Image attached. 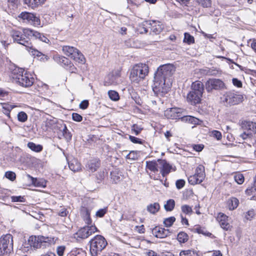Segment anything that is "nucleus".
<instances>
[{
	"instance_id": "obj_4",
	"label": "nucleus",
	"mask_w": 256,
	"mask_h": 256,
	"mask_svg": "<svg viewBox=\"0 0 256 256\" xmlns=\"http://www.w3.org/2000/svg\"><path fill=\"white\" fill-rule=\"evenodd\" d=\"M12 78L14 82L24 88L32 86L34 82V78L22 68L15 70Z\"/></svg>"
},
{
	"instance_id": "obj_34",
	"label": "nucleus",
	"mask_w": 256,
	"mask_h": 256,
	"mask_svg": "<svg viewBox=\"0 0 256 256\" xmlns=\"http://www.w3.org/2000/svg\"><path fill=\"white\" fill-rule=\"evenodd\" d=\"M175 206V202L172 199H170L166 202V204L164 205V209L167 212L172 210Z\"/></svg>"
},
{
	"instance_id": "obj_58",
	"label": "nucleus",
	"mask_w": 256,
	"mask_h": 256,
	"mask_svg": "<svg viewBox=\"0 0 256 256\" xmlns=\"http://www.w3.org/2000/svg\"><path fill=\"white\" fill-rule=\"evenodd\" d=\"M88 104L89 102L88 100H84L80 103V108L82 110H85L88 108Z\"/></svg>"
},
{
	"instance_id": "obj_38",
	"label": "nucleus",
	"mask_w": 256,
	"mask_h": 256,
	"mask_svg": "<svg viewBox=\"0 0 256 256\" xmlns=\"http://www.w3.org/2000/svg\"><path fill=\"white\" fill-rule=\"evenodd\" d=\"M111 179L114 183H118L121 180L120 175L116 170L112 171L110 172Z\"/></svg>"
},
{
	"instance_id": "obj_52",
	"label": "nucleus",
	"mask_w": 256,
	"mask_h": 256,
	"mask_svg": "<svg viewBox=\"0 0 256 256\" xmlns=\"http://www.w3.org/2000/svg\"><path fill=\"white\" fill-rule=\"evenodd\" d=\"M254 210H250L246 213L245 218L248 220H251L254 218Z\"/></svg>"
},
{
	"instance_id": "obj_49",
	"label": "nucleus",
	"mask_w": 256,
	"mask_h": 256,
	"mask_svg": "<svg viewBox=\"0 0 256 256\" xmlns=\"http://www.w3.org/2000/svg\"><path fill=\"white\" fill-rule=\"evenodd\" d=\"M199 4L201 5L203 7L208 8L210 6V0H196Z\"/></svg>"
},
{
	"instance_id": "obj_63",
	"label": "nucleus",
	"mask_w": 256,
	"mask_h": 256,
	"mask_svg": "<svg viewBox=\"0 0 256 256\" xmlns=\"http://www.w3.org/2000/svg\"><path fill=\"white\" fill-rule=\"evenodd\" d=\"M73 252L78 256H86V252L82 249H77L75 252Z\"/></svg>"
},
{
	"instance_id": "obj_39",
	"label": "nucleus",
	"mask_w": 256,
	"mask_h": 256,
	"mask_svg": "<svg viewBox=\"0 0 256 256\" xmlns=\"http://www.w3.org/2000/svg\"><path fill=\"white\" fill-rule=\"evenodd\" d=\"M108 95L110 99L113 101H117L120 98L118 92L115 90H109L108 92Z\"/></svg>"
},
{
	"instance_id": "obj_53",
	"label": "nucleus",
	"mask_w": 256,
	"mask_h": 256,
	"mask_svg": "<svg viewBox=\"0 0 256 256\" xmlns=\"http://www.w3.org/2000/svg\"><path fill=\"white\" fill-rule=\"evenodd\" d=\"M129 139L134 144H142L144 140L134 136H130Z\"/></svg>"
},
{
	"instance_id": "obj_57",
	"label": "nucleus",
	"mask_w": 256,
	"mask_h": 256,
	"mask_svg": "<svg viewBox=\"0 0 256 256\" xmlns=\"http://www.w3.org/2000/svg\"><path fill=\"white\" fill-rule=\"evenodd\" d=\"M228 216H226V214H224L223 213H219L218 217H217V220L219 222H220L222 221L228 220Z\"/></svg>"
},
{
	"instance_id": "obj_9",
	"label": "nucleus",
	"mask_w": 256,
	"mask_h": 256,
	"mask_svg": "<svg viewBox=\"0 0 256 256\" xmlns=\"http://www.w3.org/2000/svg\"><path fill=\"white\" fill-rule=\"evenodd\" d=\"M224 97V102L230 106L238 104L244 100L242 94L232 91L226 92Z\"/></svg>"
},
{
	"instance_id": "obj_45",
	"label": "nucleus",
	"mask_w": 256,
	"mask_h": 256,
	"mask_svg": "<svg viewBox=\"0 0 256 256\" xmlns=\"http://www.w3.org/2000/svg\"><path fill=\"white\" fill-rule=\"evenodd\" d=\"M104 178V170L99 172L96 175V182L100 184L102 182Z\"/></svg>"
},
{
	"instance_id": "obj_10",
	"label": "nucleus",
	"mask_w": 256,
	"mask_h": 256,
	"mask_svg": "<svg viewBox=\"0 0 256 256\" xmlns=\"http://www.w3.org/2000/svg\"><path fill=\"white\" fill-rule=\"evenodd\" d=\"M224 86L223 82L220 79L209 78L205 83V88L208 92H212L213 90L222 89Z\"/></svg>"
},
{
	"instance_id": "obj_62",
	"label": "nucleus",
	"mask_w": 256,
	"mask_h": 256,
	"mask_svg": "<svg viewBox=\"0 0 256 256\" xmlns=\"http://www.w3.org/2000/svg\"><path fill=\"white\" fill-rule=\"evenodd\" d=\"M68 213L67 209L62 208L59 211L58 214L60 216L64 217L68 215Z\"/></svg>"
},
{
	"instance_id": "obj_7",
	"label": "nucleus",
	"mask_w": 256,
	"mask_h": 256,
	"mask_svg": "<svg viewBox=\"0 0 256 256\" xmlns=\"http://www.w3.org/2000/svg\"><path fill=\"white\" fill-rule=\"evenodd\" d=\"M62 50L64 54L70 57L76 62L84 63L85 61L84 57L77 48L69 46H62Z\"/></svg>"
},
{
	"instance_id": "obj_20",
	"label": "nucleus",
	"mask_w": 256,
	"mask_h": 256,
	"mask_svg": "<svg viewBox=\"0 0 256 256\" xmlns=\"http://www.w3.org/2000/svg\"><path fill=\"white\" fill-rule=\"evenodd\" d=\"M192 92H199L202 95L204 90V85L200 81H196L192 82Z\"/></svg>"
},
{
	"instance_id": "obj_29",
	"label": "nucleus",
	"mask_w": 256,
	"mask_h": 256,
	"mask_svg": "<svg viewBox=\"0 0 256 256\" xmlns=\"http://www.w3.org/2000/svg\"><path fill=\"white\" fill-rule=\"evenodd\" d=\"M28 147L30 148L32 150L36 152H39L42 151L43 146L41 144H36L32 142H28Z\"/></svg>"
},
{
	"instance_id": "obj_21",
	"label": "nucleus",
	"mask_w": 256,
	"mask_h": 256,
	"mask_svg": "<svg viewBox=\"0 0 256 256\" xmlns=\"http://www.w3.org/2000/svg\"><path fill=\"white\" fill-rule=\"evenodd\" d=\"M119 77L117 76H114V74H109L106 77L104 81V85H116L119 83L118 81Z\"/></svg>"
},
{
	"instance_id": "obj_30",
	"label": "nucleus",
	"mask_w": 256,
	"mask_h": 256,
	"mask_svg": "<svg viewBox=\"0 0 256 256\" xmlns=\"http://www.w3.org/2000/svg\"><path fill=\"white\" fill-rule=\"evenodd\" d=\"M189 239L188 234L184 232H178L177 235V240L180 244L186 243Z\"/></svg>"
},
{
	"instance_id": "obj_5",
	"label": "nucleus",
	"mask_w": 256,
	"mask_h": 256,
	"mask_svg": "<svg viewBox=\"0 0 256 256\" xmlns=\"http://www.w3.org/2000/svg\"><path fill=\"white\" fill-rule=\"evenodd\" d=\"M90 252L92 256H98L108 244L105 238L96 235L90 242Z\"/></svg>"
},
{
	"instance_id": "obj_31",
	"label": "nucleus",
	"mask_w": 256,
	"mask_h": 256,
	"mask_svg": "<svg viewBox=\"0 0 256 256\" xmlns=\"http://www.w3.org/2000/svg\"><path fill=\"white\" fill-rule=\"evenodd\" d=\"M62 127H63L62 130V136L65 138V139L68 142L71 140L72 134L68 130L66 124H62Z\"/></svg>"
},
{
	"instance_id": "obj_50",
	"label": "nucleus",
	"mask_w": 256,
	"mask_h": 256,
	"mask_svg": "<svg viewBox=\"0 0 256 256\" xmlns=\"http://www.w3.org/2000/svg\"><path fill=\"white\" fill-rule=\"evenodd\" d=\"M107 210V208L100 209L96 212V215L97 217L102 218L106 213Z\"/></svg>"
},
{
	"instance_id": "obj_23",
	"label": "nucleus",
	"mask_w": 256,
	"mask_h": 256,
	"mask_svg": "<svg viewBox=\"0 0 256 256\" xmlns=\"http://www.w3.org/2000/svg\"><path fill=\"white\" fill-rule=\"evenodd\" d=\"M46 0H23L24 4L32 8L43 4Z\"/></svg>"
},
{
	"instance_id": "obj_16",
	"label": "nucleus",
	"mask_w": 256,
	"mask_h": 256,
	"mask_svg": "<svg viewBox=\"0 0 256 256\" xmlns=\"http://www.w3.org/2000/svg\"><path fill=\"white\" fill-rule=\"evenodd\" d=\"M164 116L170 119H180L183 117L182 116L180 110L177 108H171L168 109L164 112Z\"/></svg>"
},
{
	"instance_id": "obj_40",
	"label": "nucleus",
	"mask_w": 256,
	"mask_h": 256,
	"mask_svg": "<svg viewBox=\"0 0 256 256\" xmlns=\"http://www.w3.org/2000/svg\"><path fill=\"white\" fill-rule=\"evenodd\" d=\"M188 182L192 185L199 184L202 182L200 179L195 174L190 176L188 178Z\"/></svg>"
},
{
	"instance_id": "obj_43",
	"label": "nucleus",
	"mask_w": 256,
	"mask_h": 256,
	"mask_svg": "<svg viewBox=\"0 0 256 256\" xmlns=\"http://www.w3.org/2000/svg\"><path fill=\"white\" fill-rule=\"evenodd\" d=\"M234 178L235 181L239 184H242L244 180L243 174L240 173L236 174L234 176Z\"/></svg>"
},
{
	"instance_id": "obj_36",
	"label": "nucleus",
	"mask_w": 256,
	"mask_h": 256,
	"mask_svg": "<svg viewBox=\"0 0 256 256\" xmlns=\"http://www.w3.org/2000/svg\"><path fill=\"white\" fill-rule=\"evenodd\" d=\"M30 48V52L32 55L38 56V57H40L41 56H44V58L46 59V60H48V57L47 56L42 54L41 52H39L37 50L33 48V46L32 45V48Z\"/></svg>"
},
{
	"instance_id": "obj_25",
	"label": "nucleus",
	"mask_w": 256,
	"mask_h": 256,
	"mask_svg": "<svg viewBox=\"0 0 256 256\" xmlns=\"http://www.w3.org/2000/svg\"><path fill=\"white\" fill-rule=\"evenodd\" d=\"M194 174L202 182L206 177L204 167L202 165L198 166Z\"/></svg>"
},
{
	"instance_id": "obj_64",
	"label": "nucleus",
	"mask_w": 256,
	"mask_h": 256,
	"mask_svg": "<svg viewBox=\"0 0 256 256\" xmlns=\"http://www.w3.org/2000/svg\"><path fill=\"white\" fill-rule=\"evenodd\" d=\"M204 148L203 144H194L193 146V148L194 150L198 152H201Z\"/></svg>"
},
{
	"instance_id": "obj_56",
	"label": "nucleus",
	"mask_w": 256,
	"mask_h": 256,
	"mask_svg": "<svg viewBox=\"0 0 256 256\" xmlns=\"http://www.w3.org/2000/svg\"><path fill=\"white\" fill-rule=\"evenodd\" d=\"M12 200L13 202H24V198L22 196H12Z\"/></svg>"
},
{
	"instance_id": "obj_28",
	"label": "nucleus",
	"mask_w": 256,
	"mask_h": 256,
	"mask_svg": "<svg viewBox=\"0 0 256 256\" xmlns=\"http://www.w3.org/2000/svg\"><path fill=\"white\" fill-rule=\"evenodd\" d=\"M160 209V206L158 202L151 204L147 206L146 210L152 214H156Z\"/></svg>"
},
{
	"instance_id": "obj_19",
	"label": "nucleus",
	"mask_w": 256,
	"mask_h": 256,
	"mask_svg": "<svg viewBox=\"0 0 256 256\" xmlns=\"http://www.w3.org/2000/svg\"><path fill=\"white\" fill-rule=\"evenodd\" d=\"M149 24L151 26V30L153 33L156 34H160L163 30V26L160 22L152 21L150 22Z\"/></svg>"
},
{
	"instance_id": "obj_12",
	"label": "nucleus",
	"mask_w": 256,
	"mask_h": 256,
	"mask_svg": "<svg viewBox=\"0 0 256 256\" xmlns=\"http://www.w3.org/2000/svg\"><path fill=\"white\" fill-rule=\"evenodd\" d=\"M18 17L34 26H38L40 24V18L32 13L22 12Z\"/></svg>"
},
{
	"instance_id": "obj_8",
	"label": "nucleus",
	"mask_w": 256,
	"mask_h": 256,
	"mask_svg": "<svg viewBox=\"0 0 256 256\" xmlns=\"http://www.w3.org/2000/svg\"><path fill=\"white\" fill-rule=\"evenodd\" d=\"M52 242V238L44 236H31L28 240V244L30 246L38 248H46Z\"/></svg>"
},
{
	"instance_id": "obj_13",
	"label": "nucleus",
	"mask_w": 256,
	"mask_h": 256,
	"mask_svg": "<svg viewBox=\"0 0 256 256\" xmlns=\"http://www.w3.org/2000/svg\"><path fill=\"white\" fill-rule=\"evenodd\" d=\"M248 130L240 134V136L244 140L254 137L256 142V123L248 122Z\"/></svg>"
},
{
	"instance_id": "obj_22",
	"label": "nucleus",
	"mask_w": 256,
	"mask_h": 256,
	"mask_svg": "<svg viewBox=\"0 0 256 256\" xmlns=\"http://www.w3.org/2000/svg\"><path fill=\"white\" fill-rule=\"evenodd\" d=\"M54 59L57 62L66 68L71 64L70 60L64 56H56Z\"/></svg>"
},
{
	"instance_id": "obj_1",
	"label": "nucleus",
	"mask_w": 256,
	"mask_h": 256,
	"mask_svg": "<svg viewBox=\"0 0 256 256\" xmlns=\"http://www.w3.org/2000/svg\"><path fill=\"white\" fill-rule=\"evenodd\" d=\"M175 72L174 65L168 64L159 66L154 73L152 86L154 93L158 96H164L170 90L171 82L170 78Z\"/></svg>"
},
{
	"instance_id": "obj_3",
	"label": "nucleus",
	"mask_w": 256,
	"mask_h": 256,
	"mask_svg": "<svg viewBox=\"0 0 256 256\" xmlns=\"http://www.w3.org/2000/svg\"><path fill=\"white\" fill-rule=\"evenodd\" d=\"M149 72V68L146 64H135L130 70V78L134 83L138 84L143 80Z\"/></svg>"
},
{
	"instance_id": "obj_33",
	"label": "nucleus",
	"mask_w": 256,
	"mask_h": 256,
	"mask_svg": "<svg viewBox=\"0 0 256 256\" xmlns=\"http://www.w3.org/2000/svg\"><path fill=\"white\" fill-rule=\"evenodd\" d=\"M180 256H198V254L196 250H182L180 253Z\"/></svg>"
},
{
	"instance_id": "obj_17",
	"label": "nucleus",
	"mask_w": 256,
	"mask_h": 256,
	"mask_svg": "<svg viewBox=\"0 0 256 256\" xmlns=\"http://www.w3.org/2000/svg\"><path fill=\"white\" fill-rule=\"evenodd\" d=\"M100 166V160L99 158H94L89 160L86 166L88 170L92 172H96Z\"/></svg>"
},
{
	"instance_id": "obj_15",
	"label": "nucleus",
	"mask_w": 256,
	"mask_h": 256,
	"mask_svg": "<svg viewBox=\"0 0 256 256\" xmlns=\"http://www.w3.org/2000/svg\"><path fill=\"white\" fill-rule=\"evenodd\" d=\"M202 94L199 92L190 91L187 95V101L192 105H196L201 102Z\"/></svg>"
},
{
	"instance_id": "obj_14",
	"label": "nucleus",
	"mask_w": 256,
	"mask_h": 256,
	"mask_svg": "<svg viewBox=\"0 0 256 256\" xmlns=\"http://www.w3.org/2000/svg\"><path fill=\"white\" fill-rule=\"evenodd\" d=\"M96 231L97 228L95 226H88L80 229L77 234L79 238L84 239Z\"/></svg>"
},
{
	"instance_id": "obj_18",
	"label": "nucleus",
	"mask_w": 256,
	"mask_h": 256,
	"mask_svg": "<svg viewBox=\"0 0 256 256\" xmlns=\"http://www.w3.org/2000/svg\"><path fill=\"white\" fill-rule=\"evenodd\" d=\"M152 233L156 237L158 238H164L166 237L170 234L168 230L160 227H155L152 230Z\"/></svg>"
},
{
	"instance_id": "obj_6",
	"label": "nucleus",
	"mask_w": 256,
	"mask_h": 256,
	"mask_svg": "<svg viewBox=\"0 0 256 256\" xmlns=\"http://www.w3.org/2000/svg\"><path fill=\"white\" fill-rule=\"evenodd\" d=\"M13 250V237L10 234L0 238V256H8Z\"/></svg>"
},
{
	"instance_id": "obj_35",
	"label": "nucleus",
	"mask_w": 256,
	"mask_h": 256,
	"mask_svg": "<svg viewBox=\"0 0 256 256\" xmlns=\"http://www.w3.org/2000/svg\"><path fill=\"white\" fill-rule=\"evenodd\" d=\"M183 42H184L188 44H191L194 43V38L189 33L185 32L184 34V38Z\"/></svg>"
},
{
	"instance_id": "obj_27",
	"label": "nucleus",
	"mask_w": 256,
	"mask_h": 256,
	"mask_svg": "<svg viewBox=\"0 0 256 256\" xmlns=\"http://www.w3.org/2000/svg\"><path fill=\"white\" fill-rule=\"evenodd\" d=\"M227 204L229 210H232L238 206L239 200L236 198L232 197L228 200Z\"/></svg>"
},
{
	"instance_id": "obj_51",
	"label": "nucleus",
	"mask_w": 256,
	"mask_h": 256,
	"mask_svg": "<svg viewBox=\"0 0 256 256\" xmlns=\"http://www.w3.org/2000/svg\"><path fill=\"white\" fill-rule=\"evenodd\" d=\"M86 223L89 226L92 223V220L90 217V212L88 210H86V216L84 219Z\"/></svg>"
},
{
	"instance_id": "obj_32",
	"label": "nucleus",
	"mask_w": 256,
	"mask_h": 256,
	"mask_svg": "<svg viewBox=\"0 0 256 256\" xmlns=\"http://www.w3.org/2000/svg\"><path fill=\"white\" fill-rule=\"evenodd\" d=\"M200 72L208 76H216L218 73V70L214 68H205L200 70Z\"/></svg>"
},
{
	"instance_id": "obj_59",
	"label": "nucleus",
	"mask_w": 256,
	"mask_h": 256,
	"mask_svg": "<svg viewBox=\"0 0 256 256\" xmlns=\"http://www.w3.org/2000/svg\"><path fill=\"white\" fill-rule=\"evenodd\" d=\"M212 135L218 140H221L222 137L221 132L218 130H213L212 132Z\"/></svg>"
},
{
	"instance_id": "obj_37",
	"label": "nucleus",
	"mask_w": 256,
	"mask_h": 256,
	"mask_svg": "<svg viewBox=\"0 0 256 256\" xmlns=\"http://www.w3.org/2000/svg\"><path fill=\"white\" fill-rule=\"evenodd\" d=\"M246 194L250 196L256 194V176L254 180L253 186L248 188L245 191Z\"/></svg>"
},
{
	"instance_id": "obj_24",
	"label": "nucleus",
	"mask_w": 256,
	"mask_h": 256,
	"mask_svg": "<svg viewBox=\"0 0 256 256\" xmlns=\"http://www.w3.org/2000/svg\"><path fill=\"white\" fill-rule=\"evenodd\" d=\"M68 164L70 169L74 172H78L81 168V164L76 159L72 158Z\"/></svg>"
},
{
	"instance_id": "obj_2",
	"label": "nucleus",
	"mask_w": 256,
	"mask_h": 256,
	"mask_svg": "<svg viewBox=\"0 0 256 256\" xmlns=\"http://www.w3.org/2000/svg\"><path fill=\"white\" fill-rule=\"evenodd\" d=\"M11 36L14 42L23 45L26 48H32V39H38L40 40L48 43L50 40L42 34L30 28H24L22 32L16 30L11 31Z\"/></svg>"
},
{
	"instance_id": "obj_41",
	"label": "nucleus",
	"mask_w": 256,
	"mask_h": 256,
	"mask_svg": "<svg viewBox=\"0 0 256 256\" xmlns=\"http://www.w3.org/2000/svg\"><path fill=\"white\" fill-rule=\"evenodd\" d=\"M176 221V218L174 216H170L164 219V224L166 227H170Z\"/></svg>"
},
{
	"instance_id": "obj_47",
	"label": "nucleus",
	"mask_w": 256,
	"mask_h": 256,
	"mask_svg": "<svg viewBox=\"0 0 256 256\" xmlns=\"http://www.w3.org/2000/svg\"><path fill=\"white\" fill-rule=\"evenodd\" d=\"M5 176L8 180L12 181H14L16 180V174L13 172L8 171L5 173Z\"/></svg>"
},
{
	"instance_id": "obj_42",
	"label": "nucleus",
	"mask_w": 256,
	"mask_h": 256,
	"mask_svg": "<svg viewBox=\"0 0 256 256\" xmlns=\"http://www.w3.org/2000/svg\"><path fill=\"white\" fill-rule=\"evenodd\" d=\"M18 121L24 122L28 120V115L24 112H20L18 114Z\"/></svg>"
},
{
	"instance_id": "obj_61",
	"label": "nucleus",
	"mask_w": 256,
	"mask_h": 256,
	"mask_svg": "<svg viewBox=\"0 0 256 256\" xmlns=\"http://www.w3.org/2000/svg\"><path fill=\"white\" fill-rule=\"evenodd\" d=\"M234 85L238 88L242 87V82L236 78H233L232 80Z\"/></svg>"
},
{
	"instance_id": "obj_54",
	"label": "nucleus",
	"mask_w": 256,
	"mask_h": 256,
	"mask_svg": "<svg viewBox=\"0 0 256 256\" xmlns=\"http://www.w3.org/2000/svg\"><path fill=\"white\" fill-rule=\"evenodd\" d=\"M176 185L178 189H181L184 186L185 181L182 179L178 180L176 181Z\"/></svg>"
},
{
	"instance_id": "obj_44",
	"label": "nucleus",
	"mask_w": 256,
	"mask_h": 256,
	"mask_svg": "<svg viewBox=\"0 0 256 256\" xmlns=\"http://www.w3.org/2000/svg\"><path fill=\"white\" fill-rule=\"evenodd\" d=\"M182 211L186 214H191L192 212V208L188 205H183L181 207Z\"/></svg>"
},
{
	"instance_id": "obj_55",
	"label": "nucleus",
	"mask_w": 256,
	"mask_h": 256,
	"mask_svg": "<svg viewBox=\"0 0 256 256\" xmlns=\"http://www.w3.org/2000/svg\"><path fill=\"white\" fill-rule=\"evenodd\" d=\"M72 119L74 121L80 122L82 120V117L78 113H73L72 114Z\"/></svg>"
},
{
	"instance_id": "obj_11",
	"label": "nucleus",
	"mask_w": 256,
	"mask_h": 256,
	"mask_svg": "<svg viewBox=\"0 0 256 256\" xmlns=\"http://www.w3.org/2000/svg\"><path fill=\"white\" fill-rule=\"evenodd\" d=\"M160 165V172L163 177L166 176L171 172H175L176 168L175 166L170 165L165 160H158Z\"/></svg>"
},
{
	"instance_id": "obj_60",
	"label": "nucleus",
	"mask_w": 256,
	"mask_h": 256,
	"mask_svg": "<svg viewBox=\"0 0 256 256\" xmlns=\"http://www.w3.org/2000/svg\"><path fill=\"white\" fill-rule=\"evenodd\" d=\"M66 248L64 246H59L57 248L56 252L59 256H62Z\"/></svg>"
},
{
	"instance_id": "obj_48",
	"label": "nucleus",
	"mask_w": 256,
	"mask_h": 256,
	"mask_svg": "<svg viewBox=\"0 0 256 256\" xmlns=\"http://www.w3.org/2000/svg\"><path fill=\"white\" fill-rule=\"evenodd\" d=\"M228 220H225L221 222H219L221 228L226 230H230L231 226L228 222Z\"/></svg>"
},
{
	"instance_id": "obj_26",
	"label": "nucleus",
	"mask_w": 256,
	"mask_h": 256,
	"mask_svg": "<svg viewBox=\"0 0 256 256\" xmlns=\"http://www.w3.org/2000/svg\"><path fill=\"white\" fill-rule=\"evenodd\" d=\"M160 168L159 163H157L156 161H146V168L148 169L152 172H156L158 171Z\"/></svg>"
},
{
	"instance_id": "obj_46",
	"label": "nucleus",
	"mask_w": 256,
	"mask_h": 256,
	"mask_svg": "<svg viewBox=\"0 0 256 256\" xmlns=\"http://www.w3.org/2000/svg\"><path fill=\"white\" fill-rule=\"evenodd\" d=\"M183 120L188 122L192 124H196L198 120L194 117L188 116L182 118Z\"/></svg>"
}]
</instances>
